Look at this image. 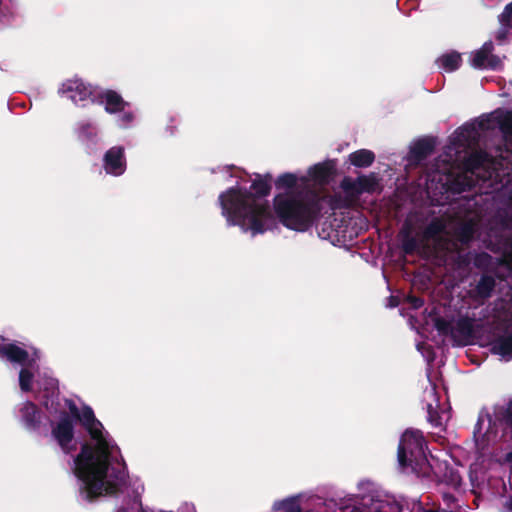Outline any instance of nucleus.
Listing matches in <instances>:
<instances>
[{"label": "nucleus", "mask_w": 512, "mask_h": 512, "mask_svg": "<svg viewBox=\"0 0 512 512\" xmlns=\"http://www.w3.org/2000/svg\"><path fill=\"white\" fill-rule=\"evenodd\" d=\"M59 387L55 379H48L40 390L42 404L47 408H53L59 404Z\"/></svg>", "instance_id": "nucleus-15"}, {"label": "nucleus", "mask_w": 512, "mask_h": 512, "mask_svg": "<svg viewBox=\"0 0 512 512\" xmlns=\"http://www.w3.org/2000/svg\"><path fill=\"white\" fill-rule=\"evenodd\" d=\"M0 340H1V341H5V340H6V338L0 335ZM3 345H4V344H1V343H0V347H2Z\"/></svg>", "instance_id": "nucleus-46"}, {"label": "nucleus", "mask_w": 512, "mask_h": 512, "mask_svg": "<svg viewBox=\"0 0 512 512\" xmlns=\"http://www.w3.org/2000/svg\"><path fill=\"white\" fill-rule=\"evenodd\" d=\"M357 184L360 187L359 192L363 194L375 192L379 185V182L376 173L372 172L369 175L358 176Z\"/></svg>", "instance_id": "nucleus-22"}, {"label": "nucleus", "mask_w": 512, "mask_h": 512, "mask_svg": "<svg viewBox=\"0 0 512 512\" xmlns=\"http://www.w3.org/2000/svg\"><path fill=\"white\" fill-rule=\"evenodd\" d=\"M445 229L444 223L439 218H433L422 232V241L433 240Z\"/></svg>", "instance_id": "nucleus-21"}, {"label": "nucleus", "mask_w": 512, "mask_h": 512, "mask_svg": "<svg viewBox=\"0 0 512 512\" xmlns=\"http://www.w3.org/2000/svg\"><path fill=\"white\" fill-rule=\"evenodd\" d=\"M492 41L485 42L479 49L472 51L469 55V64L474 69L501 71L504 62L501 57L494 53Z\"/></svg>", "instance_id": "nucleus-5"}, {"label": "nucleus", "mask_w": 512, "mask_h": 512, "mask_svg": "<svg viewBox=\"0 0 512 512\" xmlns=\"http://www.w3.org/2000/svg\"><path fill=\"white\" fill-rule=\"evenodd\" d=\"M412 229V224L409 221H405L399 233L400 239L406 235H412Z\"/></svg>", "instance_id": "nucleus-37"}, {"label": "nucleus", "mask_w": 512, "mask_h": 512, "mask_svg": "<svg viewBox=\"0 0 512 512\" xmlns=\"http://www.w3.org/2000/svg\"><path fill=\"white\" fill-rule=\"evenodd\" d=\"M442 67L449 72L455 71L460 67L462 62L461 55L458 52L444 54L441 58Z\"/></svg>", "instance_id": "nucleus-23"}, {"label": "nucleus", "mask_w": 512, "mask_h": 512, "mask_svg": "<svg viewBox=\"0 0 512 512\" xmlns=\"http://www.w3.org/2000/svg\"><path fill=\"white\" fill-rule=\"evenodd\" d=\"M298 178L295 174L286 172L278 176L275 180L277 189H293L297 185Z\"/></svg>", "instance_id": "nucleus-25"}, {"label": "nucleus", "mask_w": 512, "mask_h": 512, "mask_svg": "<svg viewBox=\"0 0 512 512\" xmlns=\"http://www.w3.org/2000/svg\"><path fill=\"white\" fill-rule=\"evenodd\" d=\"M127 162L123 146H113L103 157V168L107 174L120 176L126 171Z\"/></svg>", "instance_id": "nucleus-7"}, {"label": "nucleus", "mask_w": 512, "mask_h": 512, "mask_svg": "<svg viewBox=\"0 0 512 512\" xmlns=\"http://www.w3.org/2000/svg\"><path fill=\"white\" fill-rule=\"evenodd\" d=\"M427 421L435 428H443L442 417L431 403L427 404Z\"/></svg>", "instance_id": "nucleus-32"}, {"label": "nucleus", "mask_w": 512, "mask_h": 512, "mask_svg": "<svg viewBox=\"0 0 512 512\" xmlns=\"http://www.w3.org/2000/svg\"><path fill=\"white\" fill-rule=\"evenodd\" d=\"M34 374L27 368H22L19 372V386L23 392L32 390Z\"/></svg>", "instance_id": "nucleus-28"}, {"label": "nucleus", "mask_w": 512, "mask_h": 512, "mask_svg": "<svg viewBox=\"0 0 512 512\" xmlns=\"http://www.w3.org/2000/svg\"><path fill=\"white\" fill-rule=\"evenodd\" d=\"M454 186H455V187H453V191H455V192L460 193V192L465 191V184H464V183H462V182L456 181V182L454 183Z\"/></svg>", "instance_id": "nucleus-40"}, {"label": "nucleus", "mask_w": 512, "mask_h": 512, "mask_svg": "<svg viewBox=\"0 0 512 512\" xmlns=\"http://www.w3.org/2000/svg\"><path fill=\"white\" fill-rule=\"evenodd\" d=\"M491 352L506 360L512 359V331L499 335L491 342Z\"/></svg>", "instance_id": "nucleus-16"}, {"label": "nucleus", "mask_w": 512, "mask_h": 512, "mask_svg": "<svg viewBox=\"0 0 512 512\" xmlns=\"http://www.w3.org/2000/svg\"><path fill=\"white\" fill-rule=\"evenodd\" d=\"M499 21L503 27L512 29V2L507 4L499 16Z\"/></svg>", "instance_id": "nucleus-33"}, {"label": "nucleus", "mask_w": 512, "mask_h": 512, "mask_svg": "<svg viewBox=\"0 0 512 512\" xmlns=\"http://www.w3.org/2000/svg\"><path fill=\"white\" fill-rule=\"evenodd\" d=\"M349 161L357 168H366L375 161V154L368 149H359L349 155Z\"/></svg>", "instance_id": "nucleus-18"}, {"label": "nucleus", "mask_w": 512, "mask_h": 512, "mask_svg": "<svg viewBox=\"0 0 512 512\" xmlns=\"http://www.w3.org/2000/svg\"><path fill=\"white\" fill-rule=\"evenodd\" d=\"M117 512H127L125 508H120Z\"/></svg>", "instance_id": "nucleus-47"}, {"label": "nucleus", "mask_w": 512, "mask_h": 512, "mask_svg": "<svg viewBox=\"0 0 512 512\" xmlns=\"http://www.w3.org/2000/svg\"><path fill=\"white\" fill-rule=\"evenodd\" d=\"M358 177L353 180L351 177H344L340 182V187L343 191L350 196H359L361 192H359L360 187L358 186Z\"/></svg>", "instance_id": "nucleus-27"}, {"label": "nucleus", "mask_w": 512, "mask_h": 512, "mask_svg": "<svg viewBox=\"0 0 512 512\" xmlns=\"http://www.w3.org/2000/svg\"><path fill=\"white\" fill-rule=\"evenodd\" d=\"M507 459L512 462V452L507 454Z\"/></svg>", "instance_id": "nucleus-44"}, {"label": "nucleus", "mask_w": 512, "mask_h": 512, "mask_svg": "<svg viewBox=\"0 0 512 512\" xmlns=\"http://www.w3.org/2000/svg\"><path fill=\"white\" fill-rule=\"evenodd\" d=\"M434 327L436 328L440 335L451 336L453 338L454 327L449 320L443 317H437L434 319Z\"/></svg>", "instance_id": "nucleus-26"}, {"label": "nucleus", "mask_w": 512, "mask_h": 512, "mask_svg": "<svg viewBox=\"0 0 512 512\" xmlns=\"http://www.w3.org/2000/svg\"><path fill=\"white\" fill-rule=\"evenodd\" d=\"M409 302L412 305V307L415 309H419L424 305V300L417 296L409 297Z\"/></svg>", "instance_id": "nucleus-38"}, {"label": "nucleus", "mask_w": 512, "mask_h": 512, "mask_svg": "<svg viewBox=\"0 0 512 512\" xmlns=\"http://www.w3.org/2000/svg\"><path fill=\"white\" fill-rule=\"evenodd\" d=\"M506 35H507V34H505V33L499 34V40L504 39Z\"/></svg>", "instance_id": "nucleus-45"}, {"label": "nucleus", "mask_w": 512, "mask_h": 512, "mask_svg": "<svg viewBox=\"0 0 512 512\" xmlns=\"http://www.w3.org/2000/svg\"><path fill=\"white\" fill-rule=\"evenodd\" d=\"M69 411H70V416L71 418H75L76 420H78L80 414H81V411H79L78 407L75 405L74 402L70 401L69 403Z\"/></svg>", "instance_id": "nucleus-39"}, {"label": "nucleus", "mask_w": 512, "mask_h": 512, "mask_svg": "<svg viewBox=\"0 0 512 512\" xmlns=\"http://www.w3.org/2000/svg\"><path fill=\"white\" fill-rule=\"evenodd\" d=\"M281 508L284 512H303L300 504L295 499H287L281 503Z\"/></svg>", "instance_id": "nucleus-35"}, {"label": "nucleus", "mask_w": 512, "mask_h": 512, "mask_svg": "<svg viewBox=\"0 0 512 512\" xmlns=\"http://www.w3.org/2000/svg\"><path fill=\"white\" fill-rule=\"evenodd\" d=\"M97 103L103 104L109 114L123 112L129 105L115 90L107 89L97 95Z\"/></svg>", "instance_id": "nucleus-11"}, {"label": "nucleus", "mask_w": 512, "mask_h": 512, "mask_svg": "<svg viewBox=\"0 0 512 512\" xmlns=\"http://www.w3.org/2000/svg\"><path fill=\"white\" fill-rule=\"evenodd\" d=\"M485 158L486 154L481 152H475L466 158L464 165L468 170L473 171L479 169L483 165Z\"/></svg>", "instance_id": "nucleus-29"}, {"label": "nucleus", "mask_w": 512, "mask_h": 512, "mask_svg": "<svg viewBox=\"0 0 512 512\" xmlns=\"http://www.w3.org/2000/svg\"><path fill=\"white\" fill-rule=\"evenodd\" d=\"M77 137L82 142L95 143L97 138L96 127L90 122L79 123L77 128Z\"/></svg>", "instance_id": "nucleus-20"}, {"label": "nucleus", "mask_w": 512, "mask_h": 512, "mask_svg": "<svg viewBox=\"0 0 512 512\" xmlns=\"http://www.w3.org/2000/svg\"><path fill=\"white\" fill-rule=\"evenodd\" d=\"M426 441L420 430H406L398 445V462L402 467L420 468L428 462L425 449Z\"/></svg>", "instance_id": "nucleus-4"}, {"label": "nucleus", "mask_w": 512, "mask_h": 512, "mask_svg": "<svg viewBox=\"0 0 512 512\" xmlns=\"http://www.w3.org/2000/svg\"><path fill=\"white\" fill-rule=\"evenodd\" d=\"M505 507L512 511V497H510L506 502H505Z\"/></svg>", "instance_id": "nucleus-42"}, {"label": "nucleus", "mask_w": 512, "mask_h": 512, "mask_svg": "<svg viewBox=\"0 0 512 512\" xmlns=\"http://www.w3.org/2000/svg\"><path fill=\"white\" fill-rule=\"evenodd\" d=\"M435 149V140L433 138H422L414 143L410 148L409 158L415 163H420L427 159Z\"/></svg>", "instance_id": "nucleus-13"}, {"label": "nucleus", "mask_w": 512, "mask_h": 512, "mask_svg": "<svg viewBox=\"0 0 512 512\" xmlns=\"http://www.w3.org/2000/svg\"><path fill=\"white\" fill-rule=\"evenodd\" d=\"M422 242L413 235H406L401 238V249L404 254L413 255L422 247Z\"/></svg>", "instance_id": "nucleus-24"}, {"label": "nucleus", "mask_w": 512, "mask_h": 512, "mask_svg": "<svg viewBox=\"0 0 512 512\" xmlns=\"http://www.w3.org/2000/svg\"><path fill=\"white\" fill-rule=\"evenodd\" d=\"M336 172V163L334 160H327L315 164L308 170L309 176L319 184H327Z\"/></svg>", "instance_id": "nucleus-12"}, {"label": "nucleus", "mask_w": 512, "mask_h": 512, "mask_svg": "<svg viewBox=\"0 0 512 512\" xmlns=\"http://www.w3.org/2000/svg\"><path fill=\"white\" fill-rule=\"evenodd\" d=\"M19 418L28 431H38L43 422V412L32 401H26L19 409Z\"/></svg>", "instance_id": "nucleus-9"}, {"label": "nucleus", "mask_w": 512, "mask_h": 512, "mask_svg": "<svg viewBox=\"0 0 512 512\" xmlns=\"http://www.w3.org/2000/svg\"><path fill=\"white\" fill-rule=\"evenodd\" d=\"M134 116L131 112H127V113H124L123 116H122V120L126 123V124H129L132 122Z\"/></svg>", "instance_id": "nucleus-41"}, {"label": "nucleus", "mask_w": 512, "mask_h": 512, "mask_svg": "<svg viewBox=\"0 0 512 512\" xmlns=\"http://www.w3.org/2000/svg\"><path fill=\"white\" fill-rule=\"evenodd\" d=\"M271 181V174L267 173L263 178L257 174L250 187L253 192L235 186L219 195L221 213L228 226H239L243 232L250 231L252 236L267 230L273 222V215L269 204L266 201L259 202L257 198L270 194Z\"/></svg>", "instance_id": "nucleus-2"}, {"label": "nucleus", "mask_w": 512, "mask_h": 512, "mask_svg": "<svg viewBox=\"0 0 512 512\" xmlns=\"http://www.w3.org/2000/svg\"><path fill=\"white\" fill-rule=\"evenodd\" d=\"M58 93L62 96H67L71 101L77 104L92 96V88L81 79H69L62 83Z\"/></svg>", "instance_id": "nucleus-8"}, {"label": "nucleus", "mask_w": 512, "mask_h": 512, "mask_svg": "<svg viewBox=\"0 0 512 512\" xmlns=\"http://www.w3.org/2000/svg\"><path fill=\"white\" fill-rule=\"evenodd\" d=\"M274 212L287 229L305 232L318 220L322 203L320 196L306 189L278 193L273 199Z\"/></svg>", "instance_id": "nucleus-3"}, {"label": "nucleus", "mask_w": 512, "mask_h": 512, "mask_svg": "<svg viewBox=\"0 0 512 512\" xmlns=\"http://www.w3.org/2000/svg\"><path fill=\"white\" fill-rule=\"evenodd\" d=\"M0 358L23 365L28 361L29 353L14 343H8L0 347Z\"/></svg>", "instance_id": "nucleus-14"}, {"label": "nucleus", "mask_w": 512, "mask_h": 512, "mask_svg": "<svg viewBox=\"0 0 512 512\" xmlns=\"http://www.w3.org/2000/svg\"><path fill=\"white\" fill-rule=\"evenodd\" d=\"M112 446L106 444L101 454L93 445L85 442L75 457V475L81 480L80 496L87 502H94L102 495L116 496L128 484V471L124 459L112 464Z\"/></svg>", "instance_id": "nucleus-1"}, {"label": "nucleus", "mask_w": 512, "mask_h": 512, "mask_svg": "<svg viewBox=\"0 0 512 512\" xmlns=\"http://www.w3.org/2000/svg\"><path fill=\"white\" fill-rule=\"evenodd\" d=\"M472 234H473V229L470 225H464L462 228H461V232H460V239L461 241H469L472 237Z\"/></svg>", "instance_id": "nucleus-36"}, {"label": "nucleus", "mask_w": 512, "mask_h": 512, "mask_svg": "<svg viewBox=\"0 0 512 512\" xmlns=\"http://www.w3.org/2000/svg\"><path fill=\"white\" fill-rule=\"evenodd\" d=\"M78 421L89 433L91 439L95 441L94 450H99L103 454L106 451V444L109 442L103 435V425L95 417L93 409L85 405L81 410Z\"/></svg>", "instance_id": "nucleus-6"}, {"label": "nucleus", "mask_w": 512, "mask_h": 512, "mask_svg": "<svg viewBox=\"0 0 512 512\" xmlns=\"http://www.w3.org/2000/svg\"><path fill=\"white\" fill-rule=\"evenodd\" d=\"M495 287V277L489 274H482L474 289L475 296L483 300L488 299L492 296Z\"/></svg>", "instance_id": "nucleus-17"}, {"label": "nucleus", "mask_w": 512, "mask_h": 512, "mask_svg": "<svg viewBox=\"0 0 512 512\" xmlns=\"http://www.w3.org/2000/svg\"><path fill=\"white\" fill-rule=\"evenodd\" d=\"M473 329V321L468 317H462L456 322L453 338L456 339L460 337L464 340H467L472 336Z\"/></svg>", "instance_id": "nucleus-19"}, {"label": "nucleus", "mask_w": 512, "mask_h": 512, "mask_svg": "<svg viewBox=\"0 0 512 512\" xmlns=\"http://www.w3.org/2000/svg\"><path fill=\"white\" fill-rule=\"evenodd\" d=\"M495 415L499 422L508 427H512V400L506 407L499 408Z\"/></svg>", "instance_id": "nucleus-30"}, {"label": "nucleus", "mask_w": 512, "mask_h": 512, "mask_svg": "<svg viewBox=\"0 0 512 512\" xmlns=\"http://www.w3.org/2000/svg\"><path fill=\"white\" fill-rule=\"evenodd\" d=\"M52 435L59 446L66 450L74 438L73 419L67 412H62L57 425L52 429Z\"/></svg>", "instance_id": "nucleus-10"}, {"label": "nucleus", "mask_w": 512, "mask_h": 512, "mask_svg": "<svg viewBox=\"0 0 512 512\" xmlns=\"http://www.w3.org/2000/svg\"><path fill=\"white\" fill-rule=\"evenodd\" d=\"M476 133L474 127L463 126L456 131V137L461 145L469 144L473 140Z\"/></svg>", "instance_id": "nucleus-31"}, {"label": "nucleus", "mask_w": 512, "mask_h": 512, "mask_svg": "<svg viewBox=\"0 0 512 512\" xmlns=\"http://www.w3.org/2000/svg\"><path fill=\"white\" fill-rule=\"evenodd\" d=\"M444 500L445 501H454L455 497L452 494H444Z\"/></svg>", "instance_id": "nucleus-43"}, {"label": "nucleus", "mask_w": 512, "mask_h": 512, "mask_svg": "<svg viewBox=\"0 0 512 512\" xmlns=\"http://www.w3.org/2000/svg\"><path fill=\"white\" fill-rule=\"evenodd\" d=\"M376 512H402V507L395 501L380 502L376 507Z\"/></svg>", "instance_id": "nucleus-34"}]
</instances>
